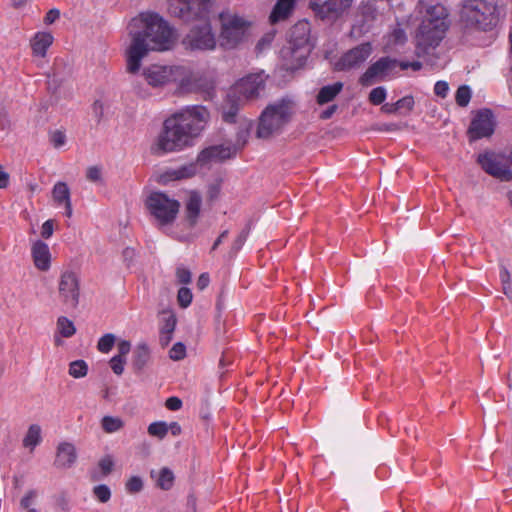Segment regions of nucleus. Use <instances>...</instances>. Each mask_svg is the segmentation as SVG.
Returning a JSON list of instances; mask_svg holds the SVG:
<instances>
[{
    "label": "nucleus",
    "instance_id": "c9c22d12",
    "mask_svg": "<svg viewBox=\"0 0 512 512\" xmlns=\"http://www.w3.org/2000/svg\"><path fill=\"white\" fill-rule=\"evenodd\" d=\"M148 433L151 436L163 439L168 433V424L163 421L153 422L148 426Z\"/></svg>",
    "mask_w": 512,
    "mask_h": 512
},
{
    "label": "nucleus",
    "instance_id": "69168bd1",
    "mask_svg": "<svg viewBox=\"0 0 512 512\" xmlns=\"http://www.w3.org/2000/svg\"><path fill=\"white\" fill-rule=\"evenodd\" d=\"M122 256H123L124 262L129 267L134 256H135V251H134V249L127 247L123 250Z\"/></svg>",
    "mask_w": 512,
    "mask_h": 512
},
{
    "label": "nucleus",
    "instance_id": "c85d7f7f",
    "mask_svg": "<svg viewBox=\"0 0 512 512\" xmlns=\"http://www.w3.org/2000/svg\"><path fill=\"white\" fill-rule=\"evenodd\" d=\"M342 88L343 84L341 82L322 87L317 95V102L322 105L332 101L341 92Z\"/></svg>",
    "mask_w": 512,
    "mask_h": 512
},
{
    "label": "nucleus",
    "instance_id": "a18cd8bd",
    "mask_svg": "<svg viewBox=\"0 0 512 512\" xmlns=\"http://www.w3.org/2000/svg\"><path fill=\"white\" fill-rule=\"evenodd\" d=\"M249 235V229L243 228L236 236L232 248L231 253L236 254L243 246L244 242L246 241L247 237Z\"/></svg>",
    "mask_w": 512,
    "mask_h": 512
},
{
    "label": "nucleus",
    "instance_id": "0e129e2a",
    "mask_svg": "<svg viewBox=\"0 0 512 512\" xmlns=\"http://www.w3.org/2000/svg\"><path fill=\"white\" fill-rule=\"evenodd\" d=\"M362 15L367 21H372L375 18L376 11L371 5H366L361 9Z\"/></svg>",
    "mask_w": 512,
    "mask_h": 512
},
{
    "label": "nucleus",
    "instance_id": "f257e3e1",
    "mask_svg": "<svg viewBox=\"0 0 512 512\" xmlns=\"http://www.w3.org/2000/svg\"><path fill=\"white\" fill-rule=\"evenodd\" d=\"M131 43L126 50V69L135 74L149 51L170 50L176 41L174 29L157 13H141L129 25Z\"/></svg>",
    "mask_w": 512,
    "mask_h": 512
},
{
    "label": "nucleus",
    "instance_id": "5fc2aeb1",
    "mask_svg": "<svg viewBox=\"0 0 512 512\" xmlns=\"http://www.w3.org/2000/svg\"><path fill=\"white\" fill-rule=\"evenodd\" d=\"M449 92V85L446 81H437L434 85V93L441 97L445 98Z\"/></svg>",
    "mask_w": 512,
    "mask_h": 512
},
{
    "label": "nucleus",
    "instance_id": "5701e85b",
    "mask_svg": "<svg viewBox=\"0 0 512 512\" xmlns=\"http://www.w3.org/2000/svg\"><path fill=\"white\" fill-rule=\"evenodd\" d=\"M297 0H278L270 14L271 23H276L288 18L296 4Z\"/></svg>",
    "mask_w": 512,
    "mask_h": 512
},
{
    "label": "nucleus",
    "instance_id": "473e14b6",
    "mask_svg": "<svg viewBox=\"0 0 512 512\" xmlns=\"http://www.w3.org/2000/svg\"><path fill=\"white\" fill-rule=\"evenodd\" d=\"M57 328L60 334L65 338L72 337L76 332L73 322L64 316L58 318Z\"/></svg>",
    "mask_w": 512,
    "mask_h": 512
},
{
    "label": "nucleus",
    "instance_id": "052dcab7",
    "mask_svg": "<svg viewBox=\"0 0 512 512\" xmlns=\"http://www.w3.org/2000/svg\"><path fill=\"white\" fill-rule=\"evenodd\" d=\"M60 17V11L56 8L49 10L44 18L47 25L54 23Z\"/></svg>",
    "mask_w": 512,
    "mask_h": 512
},
{
    "label": "nucleus",
    "instance_id": "338daca9",
    "mask_svg": "<svg viewBox=\"0 0 512 512\" xmlns=\"http://www.w3.org/2000/svg\"><path fill=\"white\" fill-rule=\"evenodd\" d=\"M499 276L502 284L504 285V290H506V285L510 282V273L506 267L503 266L501 268Z\"/></svg>",
    "mask_w": 512,
    "mask_h": 512
},
{
    "label": "nucleus",
    "instance_id": "ea45409f",
    "mask_svg": "<svg viewBox=\"0 0 512 512\" xmlns=\"http://www.w3.org/2000/svg\"><path fill=\"white\" fill-rule=\"evenodd\" d=\"M386 96H387V91H386L385 87L379 86L370 91L369 101L373 105H380L385 101Z\"/></svg>",
    "mask_w": 512,
    "mask_h": 512
},
{
    "label": "nucleus",
    "instance_id": "bb28decb",
    "mask_svg": "<svg viewBox=\"0 0 512 512\" xmlns=\"http://www.w3.org/2000/svg\"><path fill=\"white\" fill-rule=\"evenodd\" d=\"M151 478L156 479L157 486L162 490H170L174 483V474L167 467H163L158 473L152 470Z\"/></svg>",
    "mask_w": 512,
    "mask_h": 512
},
{
    "label": "nucleus",
    "instance_id": "a211bd4d",
    "mask_svg": "<svg viewBox=\"0 0 512 512\" xmlns=\"http://www.w3.org/2000/svg\"><path fill=\"white\" fill-rule=\"evenodd\" d=\"M31 255L34 265L41 271H47L51 265V253L49 247L40 239H30Z\"/></svg>",
    "mask_w": 512,
    "mask_h": 512
},
{
    "label": "nucleus",
    "instance_id": "a19ab883",
    "mask_svg": "<svg viewBox=\"0 0 512 512\" xmlns=\"http://www.w3.org/2000/svg\"><path fill=\"white\" fill-rule=\"evenodd\" d=\"M192 292L187 287H181L177 293V301L180 307L187 308L192 302Z\"/></svg>",
    "mask_w": 512,
    "mask_h": 512
},
{
    "label": "nucleus",
    "instance_id": "cd10ccee",
    "mask_svg": "<svg viewBox=\"0 0 512 512\" xmlns=\"http://www.w3.org/2000/svg\"><path fill=\"white\" fill-rule=\"evenodd\" d=\"M202 205V198L201 195L193 191L190 193L188 201L186 203V214L187 218L194 222L196 221L197 217L199 216L200 210Z\"/></svg>",
    "mask_w": 512,
    "mask_h": 512
},
{
    "label": "nucleus",
    "instance_id": "e433bc0d",
    "mask_svg": "<svg viewBox=\"0 0 512 512\" xmlns=\"http://www.w3.org/2000/svg\"><path fill=\"white\" fill-rule=\"evenodd\" d=\"M471 99V90L469 86L462 85L460 86L455 95V101L460 107H466Z\"/></svg>",
    "mask_w": 512,
    "mask_h": 512
},
{
    "label": "nucleus",
    "instance_id": "e2e57ef3",
    "mask_svg": "<svg viewBox=\"0 0 512 512\" xmlns=\"http://www.w3.org/2000/svg\"><path fill=\"white\" fill-rule=\"evenodd\" d=\"M209 282H210V278H209L208 273H202L198 277V280H197V283H196L197 288L202 291V290H204L205 288L208 287Z\"/></svg>",
    "mask_w": 512,
    "mask_h": 512
},
{
    "label": "nucleus",
    "instance_id": "2f4dec72",
    "mask_svg": "<svg viewBox=\"0 0 512 512\" xmlns=\"http://www.w3.org/2000/svg\"><path fill=\"white\" fill-rule=\"evenodd\" d=\"M41 441V429L38 425H31L23 440L25 447H35Z\"/></svg>",
    "mask_w": 512,
    "mask_h": 512
},
{
    "label": "nucleus",
    "instance_id": "39448f33",
    "mask_svg": "<svg viewBox=\"0 0 512 512\" xmlns=\"http://www.w3.org/2000/svg\"><path fill=\"white\" fill-rule=\"evenodd\" d=\"M310 32L311 24L307 20L298 21L290 29L287 45L280 51L286 70L294 71L305 64L312 50Z\"/></svg>",
    "mask_w": 512,
    "mask_h": 512
},
{
    "label": "nucleus",
    "instance_id": "f8f14e48",
    "mask_svg": "<svg viewBox=\"0 0 512 512\" xmlns=\"http://www.w3.org/2000/svg\"><path fill=\"white\" fill-rule=\"evenodd\" d=\"M266 76L263 72L250 74L240 79L230 90L243 101L257 98L265 87Z\"/></svg>",
    "mask_w": 512,
    "mask_h": 512
},
{
    "label": "nucleus",
    "instance_id": "c756f323",
    "mask_svg": "<svg viewBox=\"0 0 512 512\" xmlns=\"http://www.w3.org/2000/svg\"><path fill=\"white\" fill-rule=\"evenodd\" d=\"M195 174V167L193 165L183 166L179 169L168 171L164 175V181L170 180H180L184 178H189Z\"/></svg>",
    "mask_w": 512,
    "mask_h": 512
},
{
    "label": "nucleus",
    "instance_id": "72a5a7b5",
    "mask_svg": "<svg viewBox=\"0 0 512 512\" xmlns=\"http://www.w3.org/2000/svg\"><path fill=\"white\" fill-rule=\"evenodd\" d=\"M88 365L84 360L72 361L69 365V375L74 378H82L87 375Z\"/></svg>",
    "mask_w": 512,
    "mask_h": 512
},
{
    "label": "nucleus",
    "instance_id": "6e6d98bb",
    "mask_svg": "<svg viewBox=\"0 0 512 512\" xmlns=\"http://www.w3.org/2000/svg\"><path fill=\"white\" fill-rule=\"evenodd\" d=\"M409 68H411L414 71H419L422 68V63L419 61L409 62V61H399L398 60L397 70L398 69L407 70Z\"/></svg>",
    "mask_w": 512,
    "mask_h": 512
},
{
    "label": "nucleus",
    "instance_id": "37998d69",
    "mask_svg": "<svg viewBox=\"0 0 512 512\" xmlns=\"http://www.w3.org/2000/svg\"><path fill=\"white\" fill-rule=\"evenodd\" d=\"M169 356L174 361L182 360L186 356V347L182 342L175 343L169 351Z\"/></svg>",
    "mask_w": 512,
    "mask_h": 512
},
{
    "label": "nucleus",
    "instance_id": "412c9836",
    "mask_svg": "<svg viewBox=\"0 0 512 512\" xmlns=\"http://www.w3.org/2000/svg\"><path fill=\"white\" fill-rule=\"evenodd\" d=\"M77 459L75 446L71 443H61L57 448L54 465L57 468H70Z\"/></svg>",
    "mask_w": 512,
    "mask_h": 512
},
{
    "label": "nucleus",
    "instance_id": "4be33fe9",
    "mask_svg": "<svg viewBox=\"0 0 512 512\" xmlns=\"http://www.w3.org/2000/svg\"><path fill=\"white\" fill-rule=\"evenodd\" d=\"M243 102L244 101L241 97H238L235 93L229 91L225 104L223 105V119L225 122H235L236 115Z\"/></svg>",
    "mask_w": 512,
    "mask_h": 512
},
{
    "label": "nucleus",
    "instance_id": "9d476101",
    "mask_svg": "<svg viewBox=\"0 0 512 512\" xmlns=\"http://www.w3.org/2000/svg\"><path fill=\"white\" fill-rule=\"evenodd\" d=\"M353 0H310L308 7L315 18L335 22L351 7Z\"/></svg>",
    "mask_w": 512,
    "mask_h": 512
},
{
    "label": "nucleus",
    "instance_id": "3c124183",
    "mask_svg": "<svg viewBox=\"0 0 512 512\" xmlns=\"http://www.w3.org/2000/svg\"><path fill=\"white\" fill-rule=\"evenodd\" d=\"M50 141L55 148H60L66 143V136L60 130H55L50 135Z\"/></svg>",
    "mask_w": 512,
    "mask_h": 512
},
{
    "label": "nucleus",
    "instance_id": "4d7b16f0",
    "mask_svg": "<svg viewBox=\"0 0 512 512\" xmlns=\"http://www.w3.org/2000/svg\"><path fill=\"white\" fill-rule=\"evenodd\" d=\"M165 406L171 411H177L182 407V400L176 396L169 397L165 402Z\"/></svg>",
    "mask_w": 512,
    "mask_h": 512
},
{
    "label": "nucleus",
    "instance_id": "58836bf2",
    "mask_svg": "<svg viewBox=\"0 0 512 512\" xmlns=\"http://www.w3.org/2000/svg\"><path fill=\"white\" fill-rule=\"evenodd\" d=\"M407 36L401 27H395L388 35V43L391 45H402L406 42Z\"/></svg>",
    "mask_w": 512,
    "mask_h": 512
},
{
    "label": "nucleus",
    "instance_id": "09e8293b",
    "mask_svg": "<svg viewBox=\"0 0 512 512\" xmlns=\"http://www.w3.org/2000/svg\"><path fill=\"white\" fill-rule=\"evenodd\" d=\"M110 367L116 375H121L124 371V365L126 363V358L121 356H113L110 360Z\"/></svg>",
    "mask_w": 512,
    "mask_h": 512
},
{
    "label": "nucleus",
    "instance_id": "6e6552de",
    "mask_svg": "<svg viewBox=\"0 0 512 512\" xmlns=\"http://www.w3.org/2000/svg\"><path fill=\"white\" fill-rule=\"evenodd\" d=\"M477 163L488 175L500 181L507 182L512 180V170L504 154L487 150L478 154Z\"/></svg>",
    "mask_w": 512,
    "mask_h": 512
},
{
    "label": "nucleus",
    "instance_id": "20e7f679",
    "mask_svg": "<svg viewBox=\"0 0 512 512\" xmlns=\"http://www.w3.org/2000/svg\"><path fill=\"white\" fill-rule=\"evenodd\" d=\"M422 22L416 32V53L418 56L430 54L445 37L448 29V13L446 8L437 3L425 5Z\"/></svg>",
    "mask_w": 512,
    "mask_h": 512
},
{
    "label": "nucleus",
    "instance_id": "b1692460",
    "mask_svg": "<svg viewBox=\"0 0 512 512\" xmlns=\"http://www.w3.org/2000/svg\"><path fill=\"white\" fill-rule=\"evenodd\" d=\"M166 235L180 241L189 242L195 237L193 226H160Z\"/></svg>",
    "mask_w": 512,
    "mask_h": 512
},
{
    "label": "nucleus",
    "instance_id": "bf43d9fd",
    "mask_svg": "<svg viewBox=\"0 0 512 512\" xmlns=\"http://www.w3.org/2000/svg\"><path fill=\"white\" fill-rule=\"evenodd\" d=\"M131 350V343L127 340H121L119 343H118V354L117 356H121L123 358H126L127 354L130 352Z\"/></svg>",
    "mask_w": 512,
    "mask_h": 512
},
{
    "label": "nucleus",
    "instance_id": "7ed1b4c3",
    "mask_svg": "<svg viewBox=\"0 0 512 512\" xmlns=\"http://www.w3.org/2000/svg\"><path fill=\"white\" fill-rule=\"evenodd\" d=\"M211 0H172L170 13L185 21H199L183 39L191 50L210 51L216 48V37L210 24Z\"/></svg>",
    "mask_w": 512,
    "mask_h": 512
},
{
    "label": "nucleus",
    "instance_id": "f03ea898",
    "mask_svg": "<svg viewBox=\"0 0 512 512\" xmlns=\"http://www.w3.org/2000/svg\"><path fill=\"white\" fill-rule=\"evenodd\" d=\"M210 119L208 109L202 105L186 106L164 121L152 150L162 156L178 152L193 145Z\"/></svg>",
    "mask_w": 512,
    "mask_h": 512
},
{
    "label": "nucleus",
    "instance_id": "423d86ee",
    "mask_svg": "<svg viewBox=\"0 0 512 512\" xmlns=\"http://www.w3.org/2000/svg\"><path fill=\"white\" fill-rule=\"evenodd\" d=\"M295 108V101L289 96H285L268 105L259 117L257 137L267 139L279 133L291 121Z\"/></svg>",
    "mask_w": 512,
    "mask_h": 512
},
{
    "label": "nucleus",
    "instance_id": "de8ad7c7",
    "mask_svg": "<svg viewBox=\"0 0 512 512\" xmlns=\"http://www.w3.org/2000/svg\"><path fill=\"white\" fill-rule=\"evenodd\" d=\"M98 466L102 472V476H107L113 470L114 461L111 456L107 455L99 460Z\"/></svg>",
    "mask_w": 512,
    "mask_h": 512
},
{
    "label": "nucleus",
    "instance_id": "49530a36",
    "mask_svg": "<svg viewBox=\"0 0 512 512\" xmlns=\"http://www.w3.org/2000/svg\"><path fill=\"white\" fill-rule=\"evenodd\" d=\"M54 233V226H32L31 235H40L44 239L50 238Z\"/></svg>",
    "mask_w": 512,
    "mask_h": 512
},
{
    "label": "nucleus",
    "instance_id": "0eeeda50",
    "mask_svg": "<svg viewBox=\"0 0 512 512\" xmlns=\"http://www.w3.org/2000/svg\"><path fill=\"white\" fill-rule=\"evenodd\" d=\"M220 45L232 49L242 43L249 35L251 22L237 14L221 13Z\"/></svg>",
    "mask_w": 512,
    "mask_h": 512
},
{
    "label": "nucleus",
    "instance_id": "393cba45",
    "mask_svg": "<svg viewBox=\"0 0 512 512\" xmlns=\"http://www.w3.org/2000/svg\"><path fill=\"white\" fill-rule=\"evenodd\" d=\"M150 360V349L146 343H139L133 351L132 366L136 373H140Z\"/></svg>",
    "mask_w": 512,
    "mask_h": 512
},
{
    "label": "nucleus",
    "instance_id": "603ef678",
    "mask_svg": "<svg viewBox=\"0 0 512 512\" xmlns=\"http://www.w3.org/2000/svg\"><path fill=\"white\" fill-rule=\"evenodd\" d=\"M414 107V98L412 96H405L398 101H396V108L399 110L405 109L406 111H411Z\"/></svg>",
    "mask_w": 512,
    "mask_h": 512
},
{
    "label": "nucleus",
    "instance_id": "774afa93",
    "mask_svg": "<svg viewBox=\"0 0 512 512\" xmlns=\"http://www.w3.org/2000/svg\"><path fill=\"white\" fill-rule=\"evenodd\" d=\"M187 512H196V498L192 494L187 497Z\"/></svg>",
    "mask_w": 512,
    "mask_h": 512
},
{
    "label": "nucleus",
    "instance_id": "f3484780",
    "mask_svg": "<svg viewBox=\"0 0 512 512\" xmlns=\"http://www.w3.org/2000/svg\"><path fill=\"white\" fill-rule=\"evenodd\" d=\"M235 153V150L231 146L216 145L210 146L202 150L198 157L197 162L204 166L212 162H220L230 158Z\"/></svg>",
    "mask_w": 512,
    "mask_h": 512
},
{
    "label": "nucleus",
    "instance_id": "8fccbe9b",
    "mask_svg": "<svg viewBox=\"0 0 512 512\" xmlns=\"http://www.w3.org/2000/svg\"><path fill=\"white\" fill-rule=\"evenodd\" d=\"M176 323V316L173 313H171L168 317L164 319V323L161 326L160 332L173 333L176 327Z\"/></svg>",
    "mask_w": 512,
    "mask_h": 512
},
{
    "label": "nucleus",
    "instance_id": "2eb2a0df",
    "mask_svg": "<svg viewBox=\"0 0 512 512\" xmlns=\"http://www.w3.org/2000/svg\"><path fill=\"white\" fill-rule=\"evenodd\" d=\"M494 117L489 109L479 111L472 119L468 129L470 140L490 137L494 132Z\"/></svg>",
    "mask_w": 512,
    "mask_h": 512
},
{
    "label": "nucleus",
    "instance_id": "c03bdc74",
    "mask_svg": "<svg viewBox=\"0 0 512 512\" xmlns=\"http://www.w3.org/2000/svg\"><path fill=\"white\" fill-rule=\"evenodd\" d=\"M249 235V229L243 228L236 236L232 248L231 253L236 254L243 246L244 242L246 241L247 237Z\"/></svg>",
    "mask_w": 512,
    "mask_h": 512
},
{
    "label": "nucleus",
    "instance_id": "4468645a",
    "mask_svg": "<svg viewBox=\"0 0 512 512\" xmlns=\"http://www.w3.org/2000/svg\"><path fill=\"white\" fill-rule=\"evenodd\" d=\"M59 295L64 304L76 308L79 304V279L72 271H65L59 280Z\"/></svg>",
    "mask_w": 512,
    "mask_h": 512
},
{
    "label": "nucleus",
    "instance_id": "9b49d317",
    "mask_svg": "<svg viewBox=\"0 0 512 512\" xmlns=\"http://www.w3.org/2000/svg\"><path fill=\"white\" fill-rule=\"evenodd\" d=\"M147 208L158 220L163 222L173 221L179 212L180 204L162 192L152 193L147 201Z\"/></svg>",
    "mask_w": 512,
    "mask_h": 512
},
{
    "label": "nucleus",
    "instance_id": "f704fd0d",
    "mask_svg": "<svg viewBox=\"0 0 512 512\" xmlns=\"http://www.w3.org/2000/svg\"><path fill=\"white\" fill-rule=\"evenodd\" d=\"M92 494L100 503H107L111 499V489L106 484H99L93 487Z\"/></svg>",
    "mask_w": 512,
    "mask_h": 512
},
{
    "label": "nucleus",
    "instance_id": "13d9d810",
    "mask_svg": "<svg viewBox=\"0 0 512 512\" xmlns=\"http://www.w3.org/2000/svg\"><path fill=\"white\" fill-rule=\"evenodd\" d=\"M37 493L35 490H29L26 495L20 501V507L22 509H28L31 505V501L36 497Z\"/></svg>",
    "mask_w": 512,
    "mask_h": 512
},
{
    "label": "nucleus",
    "instance_id": "dca6fc26",
    "mask_svg": "<svg viewBox=\"0 0 512 512\" xmlns=\"http://www.w3.org/2000/svg\"><path fill=\"white\" fill-rule=\"evenodd\" d=\"M466 8L471 18L478 24L489 25L496 19L497 4L495 0H470Z\"/></svg>",
    "mask_w": 512,
    "mask_h": 512
},
{
    "label": "nucleus",
    "instance_id": "ddd939ff",
    "mask_svg": "<svg viewBox=\"0 0 512 512\" xmlns=\"http://www.w3.org/2000/svg\"><path fill=\"white\" fill-rule=\"evenodd\" d=\"M372 45L369 42L361 43L344 53L336 64L338 70L346 71L357 69L372 54Z\"/></svg>",
    "mask_w": 512,
    "mask_h": 512
},
{
    "label": "nucleus",
    "instance_id": "1a4fd4ad",
    "mask_svg": "<svg viewBox=\"0 0 512 512\" xmlns=\"http://www.w3.org/2000/svg\"><path fill=\"white\" fill-rule=\"evenodd\" d=\"M398 60L389 56L381 57L371 64L360 76L359 83L362 86H371L376 81H385L398 75Z\"/></svg>",
    "mask_w": 512,
    "mask_h": 512
},
{
    "label": "nucleus",
    "instance_id": "4c0bfd02",
    "mask_svg": "<svg viewBox=\"0 0 512 512\" xmlns=\"http://www.w3.org/2000/svg\"><path fill=\"white\" fill-rule=\"evenodd\" d=\"M116 341V337L114 334L107 333L103 335L98 343H97V349L102 353H108L113 348Z\"/></svg>",
    "mask_w": 512,
    "mask_h": 512
},
{
    "label": "nucleus",
    "instance_id": "a878e982",
    "mask_svg": "<svg viewBox=\"0 0 512 512\" xmlns=\"http://www.w3.org/2000/svg\"><path fill=\"white\" fill-rule=\"evenodd\" d=\"M53 43V36L48 32H38L31 41L33 53L37 56L44 57L47 49Z\"/></svg>",
    "mask_w": 512,
    "mask_h": 512
},
{
    "label": "nucleus",
    "instance_id": "7c9ffc66",
    "mask_svg": "<svg viewBox=\"0 0 512 512\" xmlns=\"http://www.w3.org/2000/svg\"><path fill=\"white\" fill-rule=\"evenodd\" d=\"M124 423L119 417L104 416L101 420V427L106 433H114L123 427Z\"/></svg>",
    "mask_w": 512,
    "mask_h": 512
},
{
    "label": "nucleus",
    "instance_id": "864d4df0",
    "mask_svg": "<svg viewBox=\"0 0 512 512\" xmlns=\"http://www.w3.org/2000/svg\"><path fill=\"white\" fill-rule=\"evenodd\" d=\"M176 277L181 284H189L191 282V272L184 267L177 268Z\"/></svg>",
    "mask_w": 512,
    "mask_h": 512
},
{
    "label": "nucleus",
    "instance_id": "6ab92c4d",
    "mask_svg": "<svg viewBox=\"0 0 512 512\" xmlns=\"http://www.w3.org/2000/svg\"><path fill=\"white\" fill-rule=\"evenodd\" d=\"M143 77L153 87L162 86L171 80L172 69L154 64L143 70Z\"/></svg>",
    "mask_w": 512,
    "mask_h": 512
},
{
    "label": "nucleus",
    "instance_id": "aec40b11",
    "mask_svg": "<svg viewBox=\"0 0 512 512\" xmlns=\"http://www.w3.org/2000/svg\"><path fill=\"white\" fill-rule=\"evenodd\" d=\"M52 199L57 206L64 208L67 217L72 215L70 189L65 182L59 181L53 186Z\"/></svg>",
    "mask_w": 512,
    "mask_h": 512
},
{
    "label": "nucleus",
    "instance_id": "680f3d73",
    "mask_svg": "<svg viewBox=\"0 0 512 512\" xmlns=\"http://www.w3.org/2000/svg\"><path fill=\"white\" fill-rule=\"evenodd\" d=\"M87 178L92 182H97L101 180V170L98 167H90L87 170Z\"/></svg>",
    "mask_w": 512,
    "mask_h": 512
},
{
    "label": "nucleus",
    "instance_id": "79ce46f5",
    "mask_svg": "<svg viewBox=\"0 0 512 512\" xmlns=\"http://www.w3.org/2000/svg\"><path fill=\"white\" fill-rule=\"evenodd\" d=\"M125 488L131 494L139 493L143 489V481L139 476H132L126 482Z\"/></svg>",
    "mask_w": 512,
    "mask_h": 512
}]
</instances>
